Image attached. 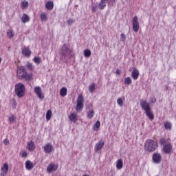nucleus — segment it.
<instances>
[{"instance_id": "nucleus-40", "label": "nucleus", "mask_w": 176, "mask_h": 176, "mask_svg": "<svg viewBox=\"0 0 176 176\" xmlns=\"http://www.w3.org/2000/svg\"><path fill=\"white\" fill-rule=\"evenodd\" d=\"M120 41L121 42H126V34L122 33L120 35Z\"/></svg>"}, {"instance_id": "nucleus-29", "label": "nucleus", "mask_w": 176, "mask_h": 176, "mask_svg": "<svg viewBox=\"0 0 176 176\" xmlns=\"http://www.w3.org/2000/svg\"><path fill=\"white\" fill-rule=\"evenodd\" d=\"M87 116L88 119H91L94 116V111H93V109L89 110L87 112Z\"/></svg>"}, {"instance_id": "nucleus-38", "label": "nucleus", "mask_w": 176, "mask_h": 176, "mask_svg": "<svg viewBox=\"0 0 176 176\" xmlns=\"http://www.w3.org/2000/svg\"><path fill=\"white\" fill-rule=\"evenodd\" d=\"M40 17L41 21H46V20H47V17L46 16V14H45V13L41 14Z\"/></svg>"}, {"instance_id": "nucleus-49", "label": "nucleus", "mask_w": 176, "mask_h": 176, "mask_svg": "<svg viewBox=\"0 0 176 176\" xmlns=\"http://www.w3.org/2000/svg\"><path fill=\"white\" fill-rule=\"evenodd\" d=\"M116 74H117V75H119V74H120V70L117 69L116 70Z\"/></svg>"}, {"instance_id": "nucleus-15", "label": "nucleus", "mask_w": 176, "mask_h": 176, "mask_svg": "<svg viewBox=\"0 0 176 176\" xmlns=\"http://www.w3.org/2000/svg\"><path fill=\"white\" fill-rule=\"evenodd\" d=\"M22 54L25 56V57H30V56H31V50L29 47H24L22 49Z\"/></svg>"}, {"instance_id": "nucleus-2", "label": "nucleus", "mask_w": 176, "mask_h": 176, "mask_svg": "<svg viewBox=\"0 0 176 176\" xmlns=\"http://www.w3.org/2000/svg\"><path fill=\"white\" fill-rule=\"evenodd\" d=\"M157 148V142L153 140L148 139L144 142V149L147 152H155Z\"/></svg>"}, {"instance_id": "nucleus-25", "label": "nucleus", "mask_w": 176, "mask_h": 176, "mask_svg": "<svg viewBox=\"0 0 176 176\" xmlns=\"http://www.w3.org/2000/svg\"><path fill=\"white\" fill-rule=\"evenodd\" d=\"M67 89L65 87H63L60 91V95L61 97H65L67 96Z\"/></svg>"}, {"instance_id": "nucleus-6", "label": "nucleus", "mask_w": 176, "mask_h": 176, "mask_svg": "<svg viewBox=\"0 0 176 176\" xmlns=\"http://www.w3.org/2000/svg\"><path fill=\"white\" fill-rule=\"evenodd\" d=\"M152 160L154 164H160L162 163V154L158 152L154 153L152 156Z\"/></svg>"}, {"instance_id": "nucleus-21", "label": "nucleus", "mask_w": 176, "mask_h": 176, "mask_svg": "<svg viewBox=\"0 0 176 176\" xmlns=\"http://www.w3.org/2000/svg\"><path fill=\"white\" fill-rule=\"evenodd\" d=\"M105 6H107V0H100V2L99 3V8L100 10H103V9L105 8Z\"/></svg>"}, {"instance_id": "nucleus-31", "label": "nucleus", "mask_w": 176, "mask_h": 176, "mask_svg": "<svg viewBox=\"0 0 176 176\" xmlns=\"http://www.w3.org/2000/svg\"><path fill=\"white\" fill-rule=\"evenodd\" d=\"M124 101V98H119L117 100V103L119 105V107H123V102Z\"/></svg>"}, {"instance_id": "nucleus-47", "label": "nucleus", "mask_w": 176, "mask_h": 176, "mask_svg": "<svg viewBox=\"0 0 176 176\" xmlns=\"http://www.w3.org/2000/svg\"><path fill=\"white\" fill-rule=\"evenodd\" d=\"M28 155V154L27 153V151H25L23 153H22V157H27V156Z\"/></svg>"}, {"instance_id": "nucleus-28", "label": "nucleus", "mask_w": 176, "mask_h": 176, "mask_svg": "<svg viewBox=\"0 0 176 176\" xmlns=\"http://www.w3.org/2000/svg\"><path fill=\"white\" fill-rule=\"evenodd\" d=\"M33 61H34L36 64H41V63H42V58L39 56H36L34 58Z\"/></svg>"}, {"instance_id": "nucleus-52", "label": "nucleus", "mask_w": 176, "mask_h": 176, "mask_svg": "<svg viewBox=\"0 0 176 176\" xmlns=\"http://www.w3.org/2000/svg\"><path fill=\"white\" fill-rule=\"evenodd\" d=\"M14 105H16V102H14Z\"/></svg>"}, {"instance_id": "nucleus-4", "label": "nucleus", "mask_w": 176, "mask_h": 176, "mask_svg": "<svg viewBox=\"0 0 176 176\" xmlns=\"http://www.w3.org/2000/svg\"><path fill=\"white\" fill-rule=\"evenodd\" d=\"M15 93L16 96L21 98L25 94V86L23 83H18L15 85Z\"/></svg>"}, {"instance_id": "nucleus-37", "label": "nucleus", "mask_w": 176, "mask_h": 176, "mask_svg": "<svg viewBox=\"0 0 176 176\" xmlns=\"http://www.w3.org/2000/svg\"><path fill=\"white\" fill-rule=\"evenodd\" d=\"M116 2V0H106V3H108L109 6H113Z\"/></svg>"}, {"instance_id": "nucleus-27", "label": "nucleus", "mask_w": 176, "mask_h": 176, "mask_svg": "<svg viewBox=\"0 0 176 176\" xmlns=\"http://www.w3.org/2000/svg\"><path fill=\"white\" fill-rule=\"evenodd\" d=\"M100 126H101V122H100V121H97L94 126V130L95 131H98V129H100Z\"/></svg>"}, {"instance_id": "nucleus-41", "label": "nucleus", "mask_w": 176, "mask_h": 176, "mask_svg": "<svg viewBox=\"0 0 176 176\" xmlns=\"http://www.w3.org/2000/svg\"><path fill=\"white\" fill-rule=\"evenodd\" d=\"M74 23H75V19H69L67 21L68 25H72V24H74Z\"/></svg>"}, {"instance_id": "nucleus-43", "label": "nucleus", "mask_w": 176, "mask_h": 176, "mask_svg": "<svg viewBox=\"0 0 176 176\" xmlns=\"http://www.w3.org/2000/svg\"><path fill=\"white\" fill-rule=\"evenodd\" d=\"M9 120L10 122V123H13V122H14V120H16V117H14L13 115L11 116L10 118H9Z\"/></svg>"}, {"instance_id": "nucleus-8", "label": "nucleus", "mask_w": 176, "mask_h": 176, "mask_svg": "<svg viewBox=\"0 0 176 176\" xmlns=\"http://www.w3.org/2000/svg\"><path fill=\"white\" fill-rule=\"evenodd\" d=\"M140 107L143 111L145 112H148V111H151V106H149V103L146 102V100L140 101Z\"/></svg>"}, {"instance_id": "nucleus-24", "label": "nucleus", "mask_w": 176, "mask_h": 176, "mask_svg": "<svg viewBox=\"0 0 176 176\" xmlns=\"http://www.w3.org/2000/svg\"><path fill=\"white\" fill-rule=\"evenodd\" d=\"M164 126L166 129V130H171L172 127H173V124H171V122L166 121L164 122Z\"/></svg>"}, {"instance_id": "nucleus-13", "label": "nucleus", "mask_w": 176, "mask_h": 176, "mask_svg": "<svg viewBox=\"0 0 176 176\" xmlns=\"http://www.w3.org/2000/svg\"><path fill=\"white\" fill-rule=\"evenodd\" d=\"M58 168V165L54 164H50L47 168V173H53V171H56Z\"/></svg>"}, {"instance_id": "nucleus-22", "label": "nucleus", "mask_w": 176, "mask_h": 176, "mask_svg": "<svg viewBox=\"0 0 176 176\" xmlns=\"http://www.w3.org/2000/svg\"><path fill=\"white\" fill-rule=\"evenodd\" d=\"M145 113L150 120H153V119H155V116L153 115V113H152V111L151 109L148 111H146Z\"/></svg>"}, {"instance_id": "nucleus-20", "label": "nucleus", "mask_w": 176, "mask_h": 176, "mask_svg": "<svg viewBox=\"0 0 176 176\" xmlns=\"http://www.w3.org/2000/svg\"><path fill=\"white\" fill-rule=\"evenodd\" d=\"M27 148L30 151H34L35 150V144L34 143V142L30 141V142H28Z\"/></svg>"}, {"instance_id": "nucleus-32", "label": "nucleus", "mask_w": 176, "mask_h": 176, "mask_svg": "<svg viewBox=\"0 0 176 176\" xmlns=\"http://www.w3.org/2000/svg\"><path fill=\"white\" fill-rule=\"evenodd\" d=\"M84 56L85 57H90V56H91V51L89 49L85 50L84 51Z\"/></svg>"}, {"instance_id": "nucleus-30", "label": "nucleus", "mask_w": 176, "mask_h": 176, "mask_svg": "<svg viewBox=\"0 0 176 176\" xmlns=\"http://www.w3.org/2000/svg\"><path fill=\"white\" fill-rule=\"evenodd\" d=\"M1 171L8 173V171H9V165H8V164H5L1 168Z\"/></svg>"}, {"instance_id": "nucleus-9", "label": "nucleus", "mask_w": 176, "mask_h": 176, "mask_svg": "<svg viewBox=\"0 0 176 176\" xmlns=\"http://www.w3.org/2000/svg\"><path fill=\"white\" fill-rule=\"evenodd\" d=\"M34 92L40 100L45 98V95H43V92H42V88H41V87H34Z\"/></svg>"}, {"instance_id": "nucleus-11", "label": "nucleus", "mask_w": 176, "mask_h": 176, "mask_svg": "<svg viewBox=\"0 0 176 176\" xmlns=\"http://www.w3.org/2000/svg\"><path fill=\"white\" fill-rule=\"evenodd\" d=\"M173 151V145L171 143H167L164 145V153H171Z\"/></svg>"}, {"instance_id": "nucleus-18", "label": "nucleus", "mask_w": 176, "mask_h": 176, "mask_svg": "<svg viewBox=\"0 0 176 176\" xmlns=\"http://www.w3.org/2000/svg\"><path fill=\"white\" fill-rule=\"evenodd\" d=\"M25 168L26 170H32V168H34V163L30 160L26 161Z\"/></svg>"}, {"instance_id": "nucleus-3", "label": "nucleus", "mask_w": 176, "mask_h": 176, "mask_svg": "<svg viewBox=\"0 0 176 176\" xmlns=\"http://www.w3.org/2000/svg\"><path fill=\"white\" fill-rule=\"evenodd\" d=\"M59 53L64 58H67V57H71L72 56V50H71L69 45L63 44L59 50Z\"/></svg>"}, {"instance_id": "nucleus-35", "label": "nucleus", "mask_w": 176, "mask_h": 176, "mask_svg": "<svg viewBox=\"0 0 176 176\" xmlns=\"http://www.w3.org/2000/svg\"><path fill=\"white\" fill-rule=\"evenodd\" d=\"M26 68L29 70V71H32V69H34V65H32V63L28 62L27 65H26Z\"/></svg>"}, {"instance_id": "nucleus-33", "label": "nucleus", "mask_w": 176, "mask_h": 176, "mask_svg": "<svg viewBox=\"0 0 176 176\" xmlns=\"http://www.w3.org/2000/svg\"><path fill=\"white\" fill-rule=\"evenodd\" d=\"M96 90V84L92 83L91 85L89 86V91L90 93H93Z\"/></svg>"}, {"instance_id": "nucleus-17", "label": "nucleus", "mask_w": 176, "mask_h": 176, "mask_svg": "<svg viewBox=\"0 0 176 176\" xmlns=\"http://www.w3.org/2000/svg\"><path fill=\"white\" fill-rule=\"evenodd\" d=\"M116 168L117 170H122L123 168V160L120 159L117 160Z\"/></svg>"}, {"instance_id": "nucleus-16", "label": "nucleus", "mask_w": 176, "mask_h": 176, "mask_svg": "<svg viewBox=\"0 0 176 176\" xmlns=\"http://www.w3.org/2000/svg\"><path fill=\"white\" fill-rule=\"evenodd\" d=\"M30 16H28V14L25 13H23L21 17L22 23H23V24H25V23L30 22Z\"/></svg>"}, {"instance_id": "nucleus-5", "label": "nucleus", "mask_w": 176, "mask_h": 176, "mask_svg": "<svg viewBox=\"0 0 176 176\" xmlns=\"http://www.w3.org/2000/svg\"><path fill=\"white\" fill-rule=\"evenodd\" d=\"M85 101V98H83L82 95H79L77 98V104L76 110L77 112H79V111H82L83 109V102Z\"/></svg>"}, {"instance_id": "nucleus-44", "label": "nucleus", "mask_w": 176, "mask_h": 176, "mask_svg": "<svg viewBox=\"0 0 176 176\" xmlns=\"http://www.w3.org/2000/svg\"><path fill=\"white\" fill-rule=\"evenodd\" d=\"M97 8H98V6L97 5L92 6L91 11L94 13H95V12H97Z\"/></svg>"}, {"instance_id": "nucleus-34", "label": "nucleus", "mask_w": 176, "mask_h": 176, "mask_svg": "<svg viewBox=\"0 0 176 176\" xmlns=\"http://www.w3.org/2000/svg\"><path fill=\"white\" fill-rule=\"evenodd\" d=\"M46 119L47 120H50V119H52V110H47L46 113Z\"/></svg>"}, {"instance_id": "nucleus-7", "label": "nucleus", "mask_w": 176, "mask_h": 176, "mask_svg": "<svg viewBox=\"0 0 176 176\" xmlns=\"http://www.w3.org/2000/svg\"><path fill=\"white\" fill-rule=\"evenodd\" d=\"M132 24H133V30L134 32H138V31L140 30V23L138 22V16H135L133 18Z\"/></svg>"}, {"instance_id": "nucleus-48", "label": "nucleus", "mask_w": 176, "mask_h": 176, "mask_svg": "<svg viewBox=\"0 0 176 176\" xmlns=\"http://www.w3.org/2000/svg\"><path fill=\"white\" fill-rule=\"evenodd\" d=\"M6 174H8L6 172L1 171V176H6Z\"/></svg>"}, {"instance_id": "nucleus-51", "label": "nucleus", "mask_w": 176, "mask_h": 176, "mask_svg": "<svg viewBox=\"0 0 176 176\" xmlns=\"http://www.w3.org/2000/svg\"><path fill=\"white\" fill-rule=\"evenodd\" d=\"M82 176H90V175H87V174H85V175H82Z\"/></svg>"}, {"instance_id": "nucleus-46", "label": "nucleus", "mask_w": 176, "mask_h": 176, "mask_svg": "<svg viewBox=\"0 0 176 176\" xmlns=\"http://www.w3.org/2000/svg\"><path fill=\"white\" fill-rule=\"evenodd\" d=\"M150 101L152 104H155V102H156V98H151Z\"/></svg>"}, {"instance_id": "nucleus-14", "label": "nucleus", "mask_w": 176, "mask_h": 176, "mask_svg": "<svg viewBox=\"0 0 176 176\" xmlns=\"http://www.w3.org/2000/svg\"><path fill=\"white\" fill-rule=\"evenodd\" d=\"M139 76H140V71L138 70V69L137 68L133 69L131 73V77L133 78V79L134 80H137Z\"/></svg>"}, {"instance_id": "nucleus-36", "label": "nucleus", "mask_w": 176, "mask_h": 176, "mask_svg": "<svg viewBox=\"0 0 176 176\" xmlns=\"http://www.w3.org/2000/svg\"><path fill=\"white\" fill-rule=\"evenodd\" d=\"M124 83V85H131L132 83L131 78H130V77L125 78Z\"/></svg>"}, {"instance_id": "nucleus-23", "label": "nucleus", "mask_w": 176, "mask_h": 176, "mask_svg": "<svg viewBox=\"0 0 176 176\" xmlns=\"http://www.w3.org/2000/svg\"><path fill=\"white\" fill-rule=\"evenodd\" d=\"M69 119L71 122H74V123H76V122L78 120L76 118V113H73L69 116Z\"/></svg>"}, {"instance_id": "nucleus-10", "label": "nucleus", "mask_w": 176, "mask_h": 176, "mask_svg": "<svg viewBox=\"0 0 176 176\" xmlns=\"http://www.w3.org/2000/svg\"><path fill=\"white\" fill-rule=\"evenodd\" d=\"M43 150L45 153H52V152L54 151V148H53V145L50 143H47L44 146Z\"/></svg>"}, {"instance_id": "nucleus-39", "label": "nucleus", "mask_w": 176, "mask_h": 176, "mask_svg": "<svg viewBox=\"0 0 176 176\" xmlns=\"http://www.w3.org/2000/svg\"><path fill=\"white\" fill-rule=\"evenodd\" d=\"M22 5V9H27L28 8V3L27 1H23L21 3Z\"/></svg>"}, {"instance_id": "nucleus-50", "label": "nucleus", "mask_w": 176, "mask_h": 176, "mask_svg": "<svg viewBox=\"0 0 176 176\" xmlns=\"http://www.w3.org/2000/svg\"><path fill=\"white\" fill-rule=\"evenodd\" d=\"M2 63V58H0V64Z\"/></svg>"}, {"instance_id": "nucleus-42", "label": "nucleus", "mask_w": 176, "mask_h": 176, "mask_svg": "<svg viewBox=\"0 0 176 176\" xmlns=\"http://www.w3.org/2000/svg\"><path fill=\"white\" fill-rule=\"evenodd\" d=\"M166 142V139H165V138H162V139L160 140V144L161 145H166V144H165Z\"/></svg>"}, {"instance_id": "nucleus-12", "label": "nucleus", "mask_w": 176, "mask_h": 176, "mask_svg": "<svg viewBox=\"0 0 176 176\" xmlns=\"http://www.w3.org/2000/svg\"><path fill=\"white\" fill-rule=\"evenodd\" d=\"M104 145H105V142H104V140H100L98 143H96L95 145V150L96 152H98V151L102 149V148H104Z\"/></svg>"}, {"instance_id": "nucleus-19", "label": "nucleus", "mask_w": 176, "mask_h": 176, "mask_svg": "<svg viewBox=\"0 0 176 176\" xmlns=\"http://www.w3.org/2000/svg\"><path fill=\"white\" fill-rule=\"evenodd\" d=\"M45 8L47 10H53V8H54V3L53 1H48L45 4Z\"/></svg>"}, {"instance_id": "nucleus-1", "label": "nucleus", "mask_w": 176, "mask_h": 176, "mask_svg": "<svg viewBox=\"0 0 176 176\" xmlns=\"http://www.w3.org/2000/svg\"><path fill=\"white\" fill-rule=\"evenodd\" d=\"M16 76L18 79H25V80H31L32 74H27V69L24 66H19L16 69Z\"/></svg>"}, {"instance_id": "nucleus-45", "label": "nucleus", "mask_w": 176, "mask_h": 176, "mask_svg": "<svg viewBox=\"0 0 176 176\" xmlns=\"http://www.w3.org/2000/svg\"><path fill=\"white\" fill-rule=\"evenodd\" d=\"M3 144H4V145H9V144H10L9 140L5 139V140L3 141Z\"/></svg>"}, {"instance_id": "nucleus-26", "label": "nucleus", "mask_w": 176, "mask_h": 176, "mask_svg": "<svg viewBox=\"0 0 176 176\" xmlns=\"http://www.w3.org/2000/svg\"><path fill=\"white\" fill-rule=\"evenodd\" d=\"M7 36L10 38L12 39V38L14 37V32H13V30H10L7 32Z\"/></svg>"}]
</instances>
